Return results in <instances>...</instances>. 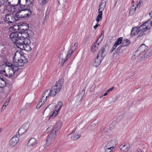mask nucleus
<instances>
[{
    "label": "nucleus",
    "instance_id": "obj_1",
    "mask_svg": "<svg viewBox=\"0 0 152 152\" xmlns=\"http://www.w3.org/2000/svg\"><path fill=\"white\" fill-rule=\"evenodd\" d=\"M64 80L61 79L56 83L55 86H53L51 89L46 90L43 94L47 99L49 96L54 97L60 91L63 84Z\"/></svg>",
    "mask_w": 152,
    "mask_h": 152
},
{
    "label": "nucleus",
    "instance_id": "obj_2",
    "mask_svg": "<svg viewBox=\"0 0 152 152\" xmlns=\"http://www.w3.org/2000/svg\"><path fill=\"white\" fill-rule=\"evenodd\" d=\"M22 51H16L13 58V65L18 67L23 66L27 62V60L23 55Z\"/></svg>",
    "mask_w": 152,
    "mask_h": 152
},
{
    "label": "nucleus",
    "instance_id": "obj_3",
    "mask_svg": "<svg viewBox=\"0 0 152 152\" xmlns=\"http://www.w3.org/2000/svg\"><path fill=\"white\" fill-rule=\"evenodd\" d=\"M21 10L16 13L17 19L19 20L21 18H26L29 16L31 14V10L29 9L30 7H26L24 8H21Z\"/></svg>",
    "mask_w": 152,
    "mask_h": 152
},
{
    "label": "nucleus",
    "instance_id": "obj_4",
    "mask_svg": "<svg viewBox=\"0 0 152 152\" xmlns=\"http://www.w3.org/2000/svg\"><path fill=\"white\" fill-rule=\"evenodd\" d=\"M151 21H148L143 23L140 26H138L140 31L138 37H141L147 33V31L151 27Z\"/></svg>",
    "mask_w": 152,
    "mask_h": 152
},
{
    "label": "nucleus",
    "instance_id": "obj_5",
    "mask_svg": "<svg viewBox=\"0 0 152 152\" xmlns=\"http://www.w3.org/2000/svg\"><path fill=\"white\" fill-rule=\"evenodd\" d=\"M57 135L56 134L52 131L48 134L46 141V144L45 146V149H48L49 146L53 142Z\"/></svg>",
    "mask_w": 152,
    "mask_h": 152
},
{
    "label": "nucleus",
    "instance_id": "obj_6",
    "mask_svg": "<svg viewBox=\"0 0 152 152\" xmlns=\"http://www.w3.org/2000/svg\"><path fill=\"white\" fill-rule=\"evenodd\" d=\"M18 4H20V8H24L26 7H31L29 4H31L34 0H18Z\"/></svg>",
    "mask_w": 152,
    "mask_h": 152
},
{
    "label": "nucleus",
    "instance_id": "obj_7",
    "mask_svg": "<svg viewBox=\"0 0 152 152\" xmlns=\"http://www.w3.org/2000/svg\"><path fill=\"white\" fill-rule=\"evenodd\" d=\"M16 14L15 15L13 14H8L5 15L4 18V20L6 23H12L17 21V17H16Z\"/></svg>",
    "mask_w": 152,
    "mask_h": 152
},
{
    "label": "nucleus",
    "instance_id": "obj_8",
    "mask_svg": "<svg viewBox=\"0 0 152 152\" xmlns=\"http://www.w3.org/2000/svg\"><path fill=\"white\" fill-rule=\"evenodd\" d=\"M147 47L145 44H142L140 46L136 51L135 56H139L140 55L145 53L147 50Z\"/></svg>",
    "mask_w": 152,
    "mask_h": 152
},
{
    "label": "nucleus",
    "instance_id": "obj_9",
    "mask_svg": "<svg viewBox=\"0 0 152 152\" xmlns=\"http://www.w3.org/2000/svg\"><path fill=\"white\" fill-rule=\"evenodd\" d=\"M109 50V47L107 44L103 46L99 51L98 54L103 56L104 57Z\"/></svg>",
    "mask_w": 152,
    "mask_h": 152
},
{
    "label": "nucleus",
    "instance_id": "obj_10",
    "mask_svg": "<svg viewBox=\"0 0 152 152\" xmlns=\"http://www.w3.org/2000/svg\"><path fill=\"white\" fill-rule=\"evenodd\" d=\"M15 27L17 28V29L20 31V32L26 31L29 27L28 25L26 23H23Z\"/></svg>",
    "mask_w": 152,
    "mask_h": 152
},
{
    "label": "nucleus",
    "instance_id": "obj_11",
    "mask_svg": "<svg viewBox=\"0 0 152 152\" xmlns=\"http://www.w3.org/2000/svg\"><path fill=\"white\" fill-rule=\"evenodd\" d=\"M10 37L11 40L15 43L20 38V36H19V34L18 32L12 33L10 35Z\"/></svg>",
    "mask_w": 152,
    "mask_h": 152
},
{
    "label": "nucleus",
    "instance_id": "obj_12",
    "mask_svg": "<svg viewBox=\"0 0 152 152\" xmlns=\"http://www.w3.org/2000/svg\"><path fill=\"white\" fill-rule=\"evenodd\" d=\"M19 136V134H16L11 138L9 142L10 146L13 147L16 145L18 142Z\"/></svg>",
    "mask_w": 152,
    "mask_h": 152
},
{
    "label": "nucleus",
    "instance_id": "obj_13",
    "mask_svg": "<svg viewBox=\"0 0 152 152\" xmlns=\"http://www.w3.org/2000/svg\"><path fill=\"white\" fill-rule=\"evenodd\" d=\"M101 37V36L98 39L96 42L92 44L91 48V50L92 52H94L98 49L99 46V43L102 40V39H101V40L99 41V42H98V41L100 39Z\"/></svg>",
    "mask_w": 152,
    "mask_h": 152
},
{
    "label": "nucleus",
    "instance_id": "obj_14",
    "mask_svg": "<svg viewBox=\"0 0 152 152\" xmlns=\"http://www.w3.org/2000/svg\"><path fill=\"white\" fill-rule=\"evenodd\" d=\"M103 58V56H101L97 54L96 58L95 59L94 61L93 64V65L96 67H98L100 64Z\"/></svg>",
    "mask_w": 152,
    "mask_h": 152
},
{
    "label": "nucleus",
    "instance_id": "obj_15",
    "mask_svg": "<svg viewBox=\"0 0 152 152\" xmlns=\"http://www.w3.org/2000/svg\"><path fill=\"white\" fill-rule=\"evenodd\" d=\"M61 122L60 121H58L53 129L51 131L57 134L59 133V131L61 128Z\"/></svg>",
    "mask_w": 152,
    "mask_h": 152
},
{
    "label": "nucleus",
    "instance_id": "obj_16",
    "mask_svg": "<svg viewBox=\"0 0 152 152\" xmlns=\"http://www.w3.org/2000/svg\"><path fill=\"white\" fill-rule=\"evenodd\" d=\"M12 68H10L9 67V73H10V77L13 76L17 73L18 68L16 66H15L13 65H11Z\"/></svg>",
    "mask_w": 152,
    "mask_h": 152
},
{
    "label": "nucleus",
    "instance_id": "obj_17",
    "mask_svg": "<svg viewBox=\"0 0 152 152\" xmlns=\"http://www.w3.org/2000/svg\"><path fill=\"white\" fill-rule=\"evenodd\" d=\"M8 67L5 64L0 65V74L5 76L8 70Z\"/></svg>",
    "mask_w": 152,
    "mask_h": 152
},
{
    "label": "nucleus",
    "instance_id": "obj_18",
    "mask_svg": "<svg viewBox=\"0 0 152 152\" xmlns=\"http://www.w3.org/2000/svg\"><path fill=\"white\" fill-rule=\"evenodd\" d=\"M26 42L24 40L21 39H19L15 43L19 48H20L21 49L23 50L24 45L25 44V42Z\"/></svg>",
    "mask_w": 152,
    "mask_h": 152
},
{
    "label": "nucleus",
    "instance_id": "obj_19",
    "mask_svg": "<svg viewBox=\"0 0 152 152\" xmlns=\"http://www.w3.org/2000/svg\"><path fill=\"white\" fill-rule=\"evenodd\" d=\"M67 53L63 50L61 51L60 52L59 58L61 61H64L63 64L68 58H67Z\"/></svg>",
    "mask_w": 152,
    "mask_h": 152
},
{
    "label": "nucleus",
    "instance_id": "obj_20",
    "mask_svg": "<svg viewBox=\"0 0 152 152\" xmlns=\"http://www.w3.org/2000/svg\"><path fill=\"white\" fill-rule=\"evenodd\" d=\"M140 33V31L137 26L134 28H132L130 34L131 36H134L138 34L139 35Z\"/></svg>",
    "mask_w": 152,
    "mask_h": 152
},
{
    "label": "nucleus",
    "instance_id": "obj_21",
    "mask_svg": "<svg viewBox=\"0 0 152 152\" xmlns=\"http://www.w3.org/2000/svg\"><path fill=\"white\" fill-rule=\"evenodd\" d=\"M117 144V141L116 139H114L109 141L106 145L107 147L113 148L114 149V147L116 146Z\"/></svg>",
    "mask_w": 152,
    "mask_h": 152
},
{
    "label": "nucleus",
    "instance_id": "obj_22",
    "mask_svg": "<svg viewBox=\"0 0 152 152\" xmlns=\"http://www.w3.org/2000/svg\"><path fill=\"white\" fill-rule=\"evenodd\" d=\"M37 145L36 140L34 138H31L28 141L27 145L28 146L36 147Z\"/></svg>",
    "mask_w": 152,
    "mask_h": 152
},
{
    "label": "nucleus",
    "instance_id": "obj_23",
    "mask_svg": "<svg viewBox=\"0 0 152 152\" xmlns=\"http://www.w3.org/2000/svg\"><path fill=\"white\" fill-rule=\"evenodd\" d=\"M130 148L129 145L128 144L122 145L120 146V149L122 152H128Z\"/></svg>",
    "mask_w": 152,
    "mask_h": 152
},
{
    "label": "nucleus",
    "instance_id": "obj_24",
    "mask_svg": "<svg viewBox=\"0 0 152 152\" xmlns=\"http://www.w3.org/2000/svg\"><path fill=\"white\" fill-rule=\"evenodd\" d=\"M106 4V0H102L101 1L100 4L99 5V9L98 11L102 12L105 7Z\"/></svg>",
    "mask_w": 152,
    "mask_h": 152
},
{
    "label": "nucleus",
    "instance_id": "obj_25",
    "mask_svg": "<svg viewBox=\"0 0 152 152\" xmlns=\"http://www.w3.org/2000/svg\"><path fill=\"white\" fill-rule=\"evenodd\" d=\"M29 126V124L28 123H25L23 124L20 128L19 131L21 132V133H24L26 131Z\"/></svg>",
    "mask_w": 152,
    "mask_h": 152
},
{
    "label": "nucleus",
    "instance_id": "obj_26",
    "mask_svg": "<svg viewBox=\"0 0 152 152\" xmlns=\"http://www.w3.org/2000/svg\"><path fill=\"white\" fill-rule=\"evenodd\" d=\"M46 98H45L44 96H42L41 98L40 101L37 104L36 108L37 109L39 108L41 106L44 104L46 100Z\"/></svg>",
    "mask_w": 152,
    "mask_h": 152
},
{
    "label": "nucleus",
    "instance_id": "obj_27",
    "mask_svg": "<svg viewBox=\"0 0 152 152\" xmlns=\"http://www.w3.org/2000/svg\"><path fill=\"white\" fill-rule=\"evenodd\" d=\"M20 35L21 37L20 36V39H21L24 40L25 38H27L29 36L28 34V31L27 32H20L19 34Z\"/></svg>",
    "mask_w": 152,
    "mask_h": 152
},
{
    "label": "nucleus",
    "instance_id": "obj_28",
    "mask_svg": "<svg viewBox=\"0 0 152 152\" xmlns=\"http://www.w3.org/2000/svg\"><path fill=\"white\" fill-rule=\"evenodd\" d=\"M130 43V41L127 39H124L122 42L121 45H122V47H125L129 45Z\"/></svg>",
    "mask_w": 152,
    "mask_h": 152
},
{
    "label": "nucleus",
    "instance_id": "obj_29",
    "mask_svg": "<svg viewBox=\"0 0 152 152\" xmlns=\"http://www.w3.org/2000/svg\"><path fill=\"white\" fill-rule=\"evenodd\" d=\"M102 18V12L98 11V15L97 16L96 21L97 22H99L101 21Z\"/></svg>",
    "mask_w": 152,
    "mask_h": 152
},
{
    "label": "nucleus",
    "instance_id": "obj_30",
    "mask_svg": "<svg viewBox=\"0 0 152 152\" xmlns=\"http://www.w3.org/2000/svg\"><path fill=\"white\" fill-rule=\"evenodd\" d=\"M136 7V6H134V5L132 6L129 10V14L130 15L133 14L135 12Z\"/></svg>",
    "mask_w": 152,
    "mask_h": 152
},
{
    "label": "nucleus",
    "instance_id": "obj_31",
    "mask_svg": "<svg viewBox=\"0 0 152 152\" xmlns=\"http://www.w3.org/2000/svg\"><path fill=\"white\" fill-rule=\"evenodd\" d=\"M6 85V82L2 78H0V88H2Z\"/></svg>",
    "mask_w": 152,
    "mask_h": 152
},
{
    "label": "nucleus",
    "instance_id": "obj_32",
    "mask_svg": "<svg viewBox=\"0 0 152 152\" xmlns=\"http://www.w3.org/2000/svg\"><path fill=\"white\" fill-rule=\"evenodd\" d=\"M78 45V43L77 42H75L74 45L72 46L71 48V53H69V54L68 56H69V55H71L73 51H74L77 48Z\"/></svg>",
    "mask_w": 152,
    "mask_h": 152
},
{
    "label": "nucleus",
    "instance_id": "obj_33",
    "mask_svg": "<svg viewBox=\"0 0 152 152\" xmlns=\"http://www.w3.org/2000/svg\"><path fill=\"white\" fill-rule=\"evenodd\" d=\"M25 44L24 45V48L23 49L26 50L27 51L30 50H31V48L30 47L29 45H28L27 42H25Z\"/></svg>",
    "mask_w": 152,
    "mask_h": 152
},
{
    "label": "nucleus",
    "instance_id": "obj_34",
    "mask_svg": "<svg viewBox=\"0 0 152 152\" xmlns=\"http://www.w3.org/2000/svg\"><path fill=\"white\" fill-rule=\"evenodd\" d=\"M58 110H56L55 111L53 112L52 113V114L50 116V118H54L57 114L58 113Z\"/></svg>",
    "mask_w": 152,
    "mask_h": 152
},
{
    "label": "nucleus",
    "instance_id": "obj_35",
    "mask_svg": "<svg viewBox=\"0 0 152 152\" xmlns=\"http://www.w3.org/2000/svg\"><path fill=\"white\" fill-rule=\"evenodd\" d=\"M113 148H111L109 147H107L106 145L104 147L105 151V152H113L114 149Z\"/></svg>",
    "mask_w": 152,
    "mask_h": 152
},
{
    "label": "nucleus",
    "instance_id": "obj_36",
    "mask_svg": "<svg viewBox=\"0 0 152 152\" xmlns=\"http://www.w3.org/2000/svg\"><path fill=\"white\" fill-rule=\"evenodd\" d=\"M122 39L123 38L122 37H120L117 39L115 43V44L118 45L121 43Z\"/></svg>",
    "mask_w": 152,
    "mask_h": 152
},
{
    "label": "nucleus",
    "instance_id": "obj_37",
    "mask_svg": "<svg viewBox=\"0 0 152 152\" xmlns=\"http://www.w3.org/2000/svg\"><path fill=\"white\" fill-rule=\"evenodd\" d=\"M49 0H38L39 4L40 5H43L46 3Z\"/></svg>",
    "mask_w": 152,
    "mask_h": 152
},
{
    "label": "nucleus",
    "instance_id": "obj_38",
    "mask_svg": "<svg viewBox=\"0 0 152 152\" xmlns=\"http://www.w3.org/2000/svg\"><path fill=\"white\" fill-rule=\"evenodd\" d=\"M80 137V135L77 134L76 135H72L71 136V138L73 140H76L79 138Z\"/></svg>",
    "mask_w": 152,
    "mask_h": 152
},
{
    "label": "nucleus",
    "instance_id": "obj_39",
    "mask_svg": "<svg viewBox=\"0 0 152 152\" xmlns=\"http://www.w3.org/2000/svg\"><path fill=\"white\" fill-rule=\"evenodd\" d=\"M122 45H120L114 51V54H115V53H119L121 49V48L122 47Z\"/></svg>",
    "mask_w": 152,
    "mask_h": 152
},
{
    "label": "nucleus",
    "instance_id": "obj_40",
    "mask_svg": "<svg viewBox=\"0 0 152 152\" xmlns=\"http://www.w3.org/2000/svg\"><path fill=\"white\" fill-rule=\"evenodd\" d=\"M49 12L47 11L46 13V15H45V19L44 20V21L43 22V24H45V22L46 20L48 18V15L49 14Z\"/></svg>",
    "mask_w": 152,
    "mask_h": 152
},
{
    "label": "nucleus",
    "instance_id": "obj_41",
    "mask_svg": "<svg viewBox=\"0 0 152 152\" xmlns=\"http://www.w3.org/2000/svg\"><path fill=\"white\" fill-rule=\"evenodd\" d=\"M142 3V1H141L140 0L139 3H137V4L135 6H136L137 7L139 8L141 5Z\"/></svg>",
    "mask_w": 152,
    "mask_h": 152
},
{
    "label": "nucleus",
    "instance_id": "obj_42",
    "mask_svg": "<svg viewBox=\"0 0 152 152\" xmlns=\"http://www.w3.org/2000/svg\"><path fill=\"white\" fill-rule=\"evenodd\" d=\"M63 105L62 103L61 102H58V110H59L61 109V107Z\"/></svg>",
    "mask_w": 152,
    "mask_h": 152
},
{
    "label": "nucleus",
    "instance_id": "obj_43",
    "mask_svg": "<svg viewBox=\"0 0 152 152\" xmlns=\"http://www.w3.org/2000/svg\"><path fill=\"white\" fill-rule=\"evenodd\" d=\"M8 104L7 103V102H6L4 104L3 107H2V109H5L6 106L8 105Z\"/></svg>",
    "mask_w": 152,
    "mask_h": 152
},
{
    "label": "nucleus",
    "instance_id": "obj_44",
    "mask_svg": "<svg viewBox=\"0 0 152 152\" xmlns=\"http://www.w3.org/2000/svg\"><path fill=\"white\" fill-rule=\"evenodd\" d=\"M97 23H96V25L94 26V29H96L97 28V27L98 26H99V25L98 24V23L99 22H97ZM99 26H100V25H99Z\"/></svg>",
    "mask_w": 152,
    "mask_h": 152
},
{
    "label": "nucleus",
    "instance_id": "obj_45",
    "mask_svg": "<svg viewBox=\"0 0 152 152\" xmlns=\"http://www.w3.org/2000/svg\"><path fill=\"white\" fill-rule=\"evenodd\" d=\"M8 70L7 72V73L6 75H5V77H10V73H9V67H8Z\"/></svg>",
    "mask_w": 152,
    "mask_h": 152
},
{
    "label": "nucleus",
    "instance_id": "obj_46",
    "mask_svg": "<svg viewBox=\"0 0 152 152\" xmlns=\"http://www.w3.org/2000/svg\"><path fill=\"white\" fill-rule=\"evenodd\" d=\"M117 46H118V45H117V44H115V43H114L112 47L113 49L115 50Z\"/></svg>",
    "mask_w": 152,
    "mask_h": 152
},
{
    "label": "nucleus",
    "instance_id": "obj_47",
    "mask_svg": "<svg viewBox=\"0 0 152 152\" xmlns=\"http://www.w3.org/2000/svg\"><path fill=\"white\" fill-rule=\"evenodd\" d=\"M117 98H117V96H115V97H114V98H113L112 99V101L113 102H115V101L117 99Z\"/></svg>",
    "mask_w": 152,
    "mask_h": 152
},
{
    "label": "nucleus",
    "instance_id": "obj_48",
    "mask_svg": "<svg viewBox=\"0 0 152 152\" xmlns=\"http://www.w3.org/2000/svg\"><path fill=\"white\" fill-rule=\"evenodd\" d=\"M114 89V87H112L111 88H110V89H108L107 91V92H109V91H112V90H113V89Z\"/></svg>",
    "mask_w": 152,
    "mask_h": 152
},
{
    "label": "nucleus",
    "instance_id": "obj_49",
    "mask_svg": "<svg viewBox=\"0 0 152 152\" xmlns=\"http://www.w3.org/2000/svg\"><path fill=\"white\" fill-rule=\"evenodd\" d=\"M135 152H142V151L140 149H138Z\"/></svg>",
    "mask_w": 152,
    "mask_h": 152
},
{
    "label": "nucleus",
    "instance_id": "obj_50",
    "mask_svg": "<svg viewBox=\"0 0 152 152\" xmlns=\"http://www.w3.org/2000/svg\"><path fill=\"white\" fill-rule=\"evenodd\" d=\"M149 16L150 17H152V12H151L149 13Z\"/></svg>",
    "mask_w": 152,
    "mask_h": 152
},
{
    "label": "nucleus",
    "instance_id": "obj_51",
    "mask_svg": "<svg viewBox=\"0 0 152 152\" xmlns=\"http://www.w3.org/2000/svg\"><path fill=\"white\" fill-rule=\"evenodd\" d=\"M10 99H7V100L6 102H7V103L8 104L9 102L10 101Z\"/></svg>",
    "mask_w": 152,
    "mask_h": 152
},
{
    "label": "nucleus",
    "instance_id": "obj_52",
    "mask_svg": "<svg viewBox=\"0 0 152 152\" xmlns=\"http://www.w3.org/2000/svg\"><path fill=\"white\" fill-rule=\"evenodd\" d=\"M107 93L108 92H107V91L106 92V93H105V94H104V96H106V95H107Z\"/></svg>",
    "mask_w": 152,
    "mask_h": 152
},
{
    "label": "nucleus",
    "instance_id": "obj_53",
    "mask_svg": "<svg viewBox=\"0 0 152 152\" xmlns=\"http://www.w3.org/2000/svg\"><path fill=\"white\" fill-rule=\"evenodd\" d=\"M114 50V49H113V48H112L110 50V51L111 52H112L113 51V50Z\"/></svg>",
    "mask_w": 152,
    "mask_h": 152
},
{
    "label": "nucleus",
    "instance_id": "obj_54",
    "mask_svg": "<svg viewBox=\"0 0 152 152\" xmlns=\"http://www.w3.org/2000/svg\"><path fill=\"white\" fill-rule=\"evenodd\" d=\"M14 27H10V30H11V29H14Z\"/></svg>",
    "mask_w": 152,
    "mask_h": 152
},
{
    "label": "nucleus",
    "instance_id": "obj_55",
    "mask_svg": "<svg viewBox=\"0 0 152 152\" xmlns=\"http://www.w3.org/2000/svg\"><path fill=\"white\" fill-rule=\"evenodd\" d=\"M151 26H152V21H151Z\"/></svg>",
    "mask_w": 152,
    "mask_h": 152
},
{
    "label": "nucleus",
    "instance_id": "obj_56",
    "mask_svg": "<svg viewBox=\"0 0 152 152\" xmlns=\"http://www.w3.org/2000/svg\"><path fill=\"white\" fill-rule=\"evenodd\" d=\"M49 129V127H48L47 129V130H48Z\"/></svg>",
    "mask_w": 152,
    "mask_h": 152
},
{
    "label": "nucleus",
    "instance_id": "obj_57",
    "mask_svg": "<svg viewBox=\"0 0 152 152\" xmlns=\"http://www.w3.org/2000/svg\"><path fill=\"white\" fill-rule=\"evenodd\" d=\"M75 132V130L72 133V134L74 132Z\"/></svg>",
    "mask_w": 152,
    "mask_h": 152
},
{
    "label": "nucleus",
    "instance_id": "obj_58",
    "mask_svg": "<svg viewBox=\"0 0 152 152\" xmlns=\"http://www.w3.org/2000/svg\"><path fill=\"white\" fill-rule=\"evenodd\" d=\"M83 91H84H84H85V90H84V89H83Z\"/></svg>",
    "mask_w": 152,
    "mask_h": 152
},
{
    "label": "nucleus",
    "instance_id": "obj_59",
    "mask_svg": "<svg viewBox=\"0 0 152 152\" xmlns=\"http://www.w3.org/2000/svg\"><path fill=\"white\" fill-rule=\"evenodd\" d=\"M58 3H59V0H58Z\"/></svg>",
    "mask_w": 152,
    "mask_h": 152
},
{
    "label": "nucleus",
    "instance_id": "obj_60",
    "mask_svg": "<svg viewBox=\"0 0 152 152\" xmlns=\"http://www.w3.org/2000/svg\"><path fill=\"white\" fill-rule=\"evenodd\" d=\"M46 108L45 110H45H46Z\"/></svg>",
    "mask_w": 152,
    "mask_h": 152
}]
</instances>
